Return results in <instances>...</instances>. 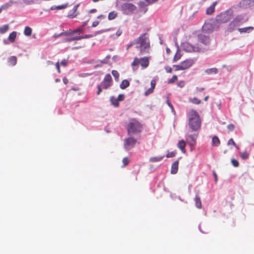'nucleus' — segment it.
<instances>
[{
  "instance_id": "7",
  "label": "nucleus",
  "mask_w": 254,
  "mask_h": 254,
  "mask_svg": "<svg viewBox=\"0 0 254 254\" xmlns=\"http://www.w3.org/2000/svg\"><path fill=\"white\" fill-rule=\"evenodd\" d=\"M149 64V59L148 58L145 57L140 59L134 58L133 61L132 62L131 65V66H134L140 64L142 67L146 68L148 66Z\"/></svg>"
},
{
  "instance_id": "49",
  "label": "nucleus",
  "mask_w": 254,
  "mask_h": 254,
  "mask_svg": "<svg viewBox=\"0 0 254 254\" xmlns=\"http://www.w3.org/2000/svg\"><path fill=\"white\" fill-rule=\"evenodd\" d=\"M102 86H101L100 85H98V86H97V88H98V91L97 92V95H99L100 94V93L102 92Z\"/></svg>"
},
{
  "instance_id": "62",
  "label": "nucleus",
  "mask_w": 254,
  "mask_h": 254,
  "mask_svg": "<svg viewBox=\"0 0 254 254\" xmlns=\"http://www.w3.org/2000/svg\"><path fill=\"white\" fill-rule=\"evenodd\" d=\"M166 52H167V53L168 54H169L170 53V52H171V50H170V49H169V48H166Z\"/></svg>"
},
{
  "instance_id": "19",
  "label": "nucleus",
  "mask_w": 254,
  "mask_h": 254,
  "mask_svg": "<svg viewBox=\"0 0 254 254\" xmlns=\"http://www.w3.org/2000/svg\"><path fill=\"white\" fill-rule=\"evenodd\" d=\"M195 206L198 208H201L202 205L200 197L198 195H196L194 198Z\"/></svg>"
},
{
  "instance_id": "51",
  "label": "nucleus",
  "mask_w": 254,
  "mask_h": 254,
  "mask_svg": "<svg viewBox=\"0 0 254 254\" xmlns=\"http://www.w3.org/2000/svg\"><path fill=\"white\" fill-rule=\"evenodd\" d=\"M93 37V35L92 34L85 35L84 36H82V39L89 38H91Z\"/></svg>"
},
{
  "instance_id": "60",
  "label": "nucleus",
  "mask_w": 254,
  "mask_h": 254,
  "mask_svg": "<svg viewBox=\"0 0 254 254\" xmlns=\"http://www.w3.org/2000/svg\"><path fill=\"white\" fill-rule=\"evenodd\" d=\"M213 176L215 178V182H216L217 180V176L215 172L213 173Z\"/></svg>"
},
{
  "instance_id": "29",
  "label": "nucleus",
  "mask_w": 254,
  "mask_h": 254,
  "mask_svg": "<svg viewBox=\"0 0 254 254\" xmlns=\"http://www.w3.org/2000/svg\"><path fill=\"white\" fill-rule=\"evenodd\" d=\"M181 57H182V55L181 54V52L178 50L177 51L174 57V58H173L174 62H176V61L179 60L181 59Z\"/></svg>"
},
{
  "instance_id": "44",
  "label": "nucleus",
  "mask_w": 254,
  "mask_h": 254,
  "mask_svg": "<svg viewBox=\"0 0 254 254\" xmlns=\"http://www.w3.org/2000/svg\"><path fill=\"white\" fill-rule=\"evenodd\" d=\"M9 6L10 5L8 3H6L4 5H1L0 8H1L2 10H6L8 8Z\"/></svg>"
},
{
  "instance_id": "30",
  "label": "nucleus",
  "mask_w": 254,
  "mask_h": 254,
  "mask_svg": "<svg viewBox=\"0 0 254 254\" xmlns=\"http://www.w3.org/2000/svg\"><path fill=\"white\" fill-rule=\"evenodd\" d=\"M9 27L8 25H4L0 27V33L3 34L5 33L8 29Z\"/></svg>"
},
{
  "instance_id": "28",
  "label": "nucleus",
  "mask_w": 254,
  "mask_h": 254,
  "mask_svg": "<svg viewBox=\"0 0 254 254\" xmlns=\"http://www.w3.org/2000/svg\"><path fill=\"white\" fill-rule=\"evenodd\" d=\"M205 72L208 74H210L212 73L216 74L217 73V69L215 67L207 69L205 70Z\"/></svg>"
},
{
  "instance_id": "52",
  "label": "nucleus",
  "mask_w": 254,
  "mask_h": 254,
  "mask_svg": "<svg viewBox=\"0 0 254 254\" xmlns=\"http://www.w3.org/2000/svg\"><path fill=\"white\" fill-rule=\"evenodd\" d=\"M204 90L203 88H200V87H196L195 89L196 93H198L201 91H202Z\"/></svg>"
},
{
  "instance_id": "6",
  "label": "nucleus",
  "mask_w": 254,
  "mask_h": 254,
  "mask_svg": "<svg viewBox=\"0 0 254 254\" xmlns=\"http://www.w3.org/2000/svg\"><path fill=\"white\" fill-rule=\"evenodd\" d=\"M194 63V61L191 59H188L182 62L179 64L174 65L175 70H185L190 68Z\"/></svg>"
},
{
  "instance_id": "11",
  "label": "nucleus",
  "mask_w": 254,
  "mask_h": 254,
  "mask_svg": "<svg viewBox=\"0 0 254 254\" xmlns=\"http://www.w3.org/2000/svg\"><path fill=\"white\" fill-rule=\"evenodd\" d=\"M198 40L201 43L207 45L209 43V38L208 36H206L202 34L198 35Z\"/></svg>"
},
{
  "instance_id": "1",
  "label": "nucleus",
  "mask_w": 254,
  "mask_h": 254,
  "mask_svg": "<svg viewBox=\"0 0 254 254\" xmlns=\"http://www.w3.org/2000/svg\"><path fill=\"white\" fill-rule=\"evenodd\" d=\"M188 124L192 131H197L201 127V122L198 113L192 109L188 113Z\"/></svg>"
},
{
  "instance_id": "64",
  "label": "nucleus",
  "mask_w": 254,
  "mask_h": 254,
  "mask_svg": "<svg viewBox=\"0 0 254 254\" xmlns=\"http://www.w3.org/2000/svg\"><path fill=\"white\" fill-rule=\"evenodd\" d=\"M208 98H209V96H208V95H207V96H205V97H204V100L205 101H207V100H208Z\"/></svg>"
},
{
  "instance_id": "9",
  "label": "nucleus",
  "mask_w": 254,
  "mask_h": 254,
  "mask_svg": "<svg viewBox=\"0 0 254 254\" xmlns=\"http://www.w3.org/2000/svg\"><path fill=\"white\" fill-rule=\"evenodd\" d=\"M124 146L127 150H129L133 148L137 142V139L131 137H128L125 139Z\"/></svg>"
},
{
  "instance_id": "54",
  "label": "nucleus",
  "mask_w": 254,
  "mask_h": 254,
  "mask_svg": "<svg viewBox=\"0 0 254 254\" xmlns=\"http://www.w3.org/2000/svg\"><path fill=\"white\" fill-rule=\"evenodd\" d=\"M99 22L98 21H94L92 23V27H96L99 24Z\"/></svg>"
},
{
  "instance_id": "42",
  "label": "nucleus",
  "mask_w": 254,
  "mask_h": 254,
  "mask_svg": "<svg viewBox=\"0 0 254 254\" xmlns=\"http://www.w3.org/2000/svg\"><path fill=\"white\" fill-rule=\"evenodd\" d=\"M124 98H125V96H124V94H119L118 97V98H117V99L119 102V101H123L124 100Z\"/></svg>"
},
{
  "instance_id": "47",
  "label": "nucleus",
  "mask_w": 254,
  "mask_h": 254,
  "mask_svg": "<svg viewBox=\"0 0 254 254\" xmlns=\"http://www.w3.org/2000/svg\"><path fill=\"white\" fill-rule=\"evenodd\" d=\"M165 69L168 73H171L172 72V69L170 66H167L165 67Z\"/></svg>"
},
{
  "instance_id": "4",
  "label": "nucleus",
  "mask_w": 254,
  "mask_h": 254,
  "mask_svg": "<svg viewBox=\"0 0 254 254\" xmlns=\"http://www.w3.org/2000/svg\"><path fill=\"white\" fill-rule=\"evenodd\" d=\"M136 6L131 3L125 2L121 6V10L126 15H130L136 10Z\"/></svg>"
},
{
  "instance_id": "24",
  "label": "nucleus",
  "mask_w": 254,
  "mask_h": 254,
  "mask_svg": "<svg viewBox=\"0 0 254 254\" xmlns=\"http://www.w3.org/2000/svg\"><path fill=\"white\" fill-rule=\"evenodd\" d=\"M110 101L113 105L116 107H118L119 106V102L117 98L113 96L110 97Z\"/></svg>"
},
{
  "instance_id": "14",
  "label": "nucleus",
  "mask_w": 254,
  "mask_h": 254,
  "mask_svg": "<svg viewBox=\"0 0 254 254\" xmlns=\"http://www.w3.org/2000/svg\"><path fill=\"white\" fill-rule=\"evenodd\" d=\"M179 161H175L172 165L171 172L173 174H175L178 170Z\"/></svg>"
},
{
  "instance_id": "48",
  "label": "nucleus",
  "mask_w": 254,
  "mask_h": 254,
  "mask_svg": "<svg viewBox=\"0 0 254 254\" xmlns=\"http://www.w3.org/2000/svg\"><path fill=\"white\" fill-rule=\"evenodd\" d=\"M67 61L66 60H63L61 62V64L62 65V66H66L67 65Z\"/></svg>"
},
{
  "instance_id": "31",
  "label": "nucleus",
  "mask_w": 254,
  "mask_h": 254,
  "mask_svg": "<svg viewBox=\"0 0 254 254\" xmlns=\"http://www.w3.org/2000/svg\"><path fill=\"white\" fill-rule=\"evenodd\" d=\"M189 101L194 104H199L201 103V100L197 99L196 97H194L193 98H190Z\"/></svg>"
},
{
  "instance_id": "18",
  "label": "nucleus",
  "mask_w": 254,
  "mask_h": 254,
  "mask_svg": "<svg viewBox=\"0 0 254 254\" xmlns=\"http://www.w3.org/2000/svg\"><path fill=\"white\" fill-rule=\"evenodd\" d=\"M254 27L252 26H249L247 27L244 28H241L238 29V31L240 33H247V32H250V31H252L253 30Z\"/></svg>"
},
{
  "instance_id": "36",
  "label": "nucleus",
  "mask_w": 254,
  "mask_h": 254,
  "mask_svg": "<svg viewBox=\"0 0 254 254\" xmlns=\"http://www.w3.org/2000/svg\"><path fill=\"white\" fill-rule=\"evenodd\" d=\"M122 162L123 163V167H125V166H127L129 163V159L127 157H125L123 158Z\"/></svg>"
},
{
  "instance_id": "25",
  "label": "nucleus",
  "mask_w": 254,
  "mask_h": 254,
  "mask_svg": "<svg viewBox=\"0 0 254 254\" xmlns=\"http://www.w3.org/2000/svg\"><path fill=\"white\" fill-rule=\"evenodd\" d=\"M164 158V156H157L153 157L150 158V161L151 162H157L161 161Z\"/></svg>"
},
{
  "instance_id": "40",
  "label": "nucleus",
  "mask_w": 254,
  "mask_h": 254,
  "mask_svg": "<svg viewBox=\"0 0 254 254\" xmlns=\"http://www.w3.org/2000/svg\"><path fill=\"white\" fill-rule=\"evenodd\" d=\"M241 156L243 159H247L248 158L249 155L246 152H244L241 153Z\"/></svg>"
},
{
  "instance_id": "32",
  "label": "nucleus",
  "mask_w": 254,
  "mask_h": 254,
  "mask_svg": "<svg viewBox=\"0 0 254 254\" xmlns=\"http://www.w3.org/2000/svg\"><path fill=\"white\" fill-rule=\"evenodd\" d=\"M78 6H79L78 4H77V5H75L74 6V7L72 9L73 13L69 15V16L70 17L73 18V17H75L77 15V14L76 13V11L77 9Z\"/></svg>"
},
{
  "instance_id": "43",
  "label": "nucleus",
  "mask_w": 254,
  "mask_h": 254,
  "mask_svg": "<svg viewBox=\"0 0 254 254\" xmlns=\"http://www.w3.org/2000/svg\"><path fill=\"white\" fill-rule=\"evenodd\" d=\"M227 144L228 145L232 144V145H233L234 146H236V143L235 142V141H234V140L232 138H230L228 140V141L227 142Z\"/></svg>"
},
{
  "instance_id": "50",
  "label": "nucleus",
  "mask_w": 254,
  "mask_h": 254,
  "mask_svg": "<svg viewBox=\"0 0 254 254\" xmlns=\"http://www.w3.org/2000/svg\"><path fill=\"white\" fill-rule=\"evenodd\" d=\"M56 68L57 69V71L58 72L60 73H61V69H60V63L59 62H58L56 64Z\"/></svg>"
},
{
  "instance_id": "22",
  "label": "nucleus",
  "mask_w": 254,
  "mask_h": 254,
  "mask_svg": "<svg viewBox=\"0 0 254 254\" xmlns=\"http://www.w3.org/2000/svg\"><path fill=\"white\" fill-rule=\"evenodd\" d=\"M32 30L31 27L29 26H26L24 28V34L25 36H29L32 34Z\"/></svg>"
},
{
  "instance_id": "61",
  "label": "nucleus",
  "mask_w": 254,
  "mask_h": 254,
  "mask_svg": "<svg viewBox=\"0 0 254 254\" xmlns=\"http://www.w3.org/2000/svg\"><path fill=\"white\" fill-rule=\"evenodd\" d=\"M96 11V9L94 8V9H91L89 11V13H94V12H95Z\"/></svg>"
},
{
  "instance_id": "34",
  "label": "nucleus",
  "mask_w": 254,
  "mask_h": 254,
  "mask_svg": "<svg viewBox=\"0 0 254 254\" xmlns=\"http://www.w3.org/2000/svg\"><path fill=\"white\" fill-rule=\"evenodd\" d=\"M231 163L233 165V166H234L235 167H237L239 165V163L238 161L235 159H231Z\"/></svg>"
},
{
  "instance_id": "63",
  "label": "nucleus",
  "mask_w": 254,
  "mask_h": 254,
  "mask_svg": "<svg viewBox=\"0 0 254 254\" xmlns=\"http://www.w3.org/2000/svg\"><path fill=\"white\" fill-rule=\"evenodd\" d=\"M87 23H88V21H84L83 24H82V27H84L87 24Z\"/></svg>"
},
{
  "instance_id": "20",
  "label": "nucleus",
  "mask_w": 254,
  "mask_h": 254,
  "mask_svg": "<svg viewBox=\"0 0 254 254\" xmlns=\"http://www.w3.org/2000/svg\"><path fill=\"white\" fill-rule=\"evenodd\" d=\"M129 85V82L127 80L125 79L122 81L120 84V88L122 89H125L128 87Z\"/></svg>"
},
{
  "instance_id": "8",
  "label": "nucleus",
  "mask_w": 254,
  "mask_h": 254,
  "mask_svg": "<svg viewBox=\"0 0 254 254\" xmlns=\"http://www.w3.org/2000/svg\"><path fill=\"white\" fill-rule=\"evenodd\" d=\"M231 18L232 15L228 12H225L217 15L216 20L218 23H225L228 22Z\"/></svg>"
},
{
  "instance_id": "23",
  "label": "nucleus",
  "mask_w": 254,
  "mask_h": 254,
  "mask_svg": "<svg viewBox=\"0 0 254 254\" xmlns=\"http://www.w3.org/2000/svg\"><path fill=\"white\" fill-rule=\"evenodd\" d=\"M220 143V141L218 137L215 136L212 138V145L217 146Z\"/></svg>"
},
{
  "instance_id": "15",
  "label": "nucleus",
  "mask_w": 254,
  "mask_h": 254,
  "mask_svg": "<svg viewBox=\"0 0 254 254\" xmlns=\"http://www.w3.org/2000/svg\"><path fill=\"white\" fill-rule=\"evenodd\" d=\"M216 4H217V2L214 1L212 3V4L207 9V10L206 11V14L211 15L215 11V7Z\"/></svg>"
},
{
  "instance_id": "13",
  "label": "nucleus",
  "mask_w": 254,
  "mask_h": 254,
  "mask_svg": "<svg viewBox=\"0 0 254 254\" xmlns=\"http://www.w3.org/2000/svg\"><path fill=\"white\" fill-rule=\"evenodd\" d=\"M186 146V143L184 140L179 141L177 144V147L181 150L183 153H185L186 152V150L185 148Z\"/></svg>"
},
{
  "instance_id": "46",
  "label": "nucleus",
  "mask_w": 254,
  "mask_h": 254,
  "mask_svg": "<svg viewBox=\"0 0 254 254\" xmlns=\"http://www.w3.org/2000/svg\"><path fill=\"white\" fill-rule=\"evenodd\" d=\"M151 87L150 88L154 89L156 85V81L155 80H152L150 82Z\"/></svg>"
},
{
  "instance_id": "45",
  "label": "nucleus",
  "mask_w": 254,
  "mask_h": 254,
  "mask_svg": "<svg viewBox=\"0 0 254 254\" xmlns=\"http://www.w3.org/2000/svg\"><path fill=\"white\" fill-rule=\"evenodd\" d=\"M82 29L79 28V29L74 30L73 31H70V34H73V33H82Z\"/></svg>"
},
{
  "instance_id": "33",
  "label": "nucleus",
  "mask_w": 254,
  "mask_h": 254,
  "mask_svg": "<svg viewBox=\"0 0 254 254\" xmlns=\"http://www.w3.org/2000/svg\"><path fill=\"white\" fill-rule=\"evenodd\" d=\"M178 79V77L176 75H174L172 78L168 81L169 84H172L176 82Z\"/></svg>"
},
{
  "instance_id": "59",
  "label": "nucleus",
  "mask_w": 254,
  "mask_h": 254,
  "mask_svg": "<svg viewBox=\"0 0 254 254\" xmlns=\"http://www.w3.org/2000/svg\"><path fill=\"white\" fill-rule=\"evenodd\" d=\"M64 32H62V33H60V34H58V35L56 34V35H54V37H55V38H57V37H60V36H61L63 35H64Z\"/></svg>"
},
{
  "instance_id": "35",
  "label": "nucleus",
  "mask_w": 254,
  "mask_h": 254,
  "mask_svg": "<svg viewBox=\"0 0 254 254\" xmlns=\"http://www.w3.org/2000/svg\"><path fill=\"white\" fill-rule=\"evenodd\" d=\"M112 73L113 75L114 76V77H115V79H118V78L119 77V73L118 72V71L115 70H113L112 71Z\"/></svg>"
},
{
  "instance_id": "5",
  "label": "nucleus",
  "mask_w": 254,
  "mask_h": 254,
  "mask_svg": "<svg viewBox=\"0 0 254 254\" xmlns=\"http://www.w3.org/2000/svg\"><path fill=\"white\" fill-rule=\"evenodd\" d=\"M248 21V19H245L242 15H237L235 18L229 24L228 28L232 31L235 27L242 24Z\"/></svg>"
},
{
  "instance_id": "27",
  "label": "nucleus",
  "mask_w": 254,
  "mask_h": 254,
  "mask_svg": "<svg viewBox=\"0 0 254 254\" xmlns=\"http://www.w3.org/2000/svg\"><path fill=\"white\" fill-rule=\"evenodd\" d=\"M68 5V3H65L62 5L56 6H52L51 7V9L52 10H55V9H62L66 8Z\"/></svg>"
},
{
  "instance_id": "37",
  "label": "nucleus",
  "mask_w": 254,
  "mask_h": 254,
  "mask_svg": "<svg viewBox=\"0 0 254 254\" xmlns=\"http://www.w3.org/2000/svg\"><path fill=\"white\" fill-rule=\"evenodd\" d=\"M154 91V89L151 88H149L148 89H147L145 92H144V95L145 96H148L149 94H151L152 93H153Z\"/></svg>"
},
{
  "instance_id": "57",
  "label": "nucleus",
  "mask_w": 254,
  "mask_h": 254,
  "mask_svg": "<svg viewBox=\"0 0 254 254\" xmlns=\"http://www.w3.org/2000/svg\"><path fill=\"white\" fill-rule=\"evenodd\" d=\"M70 31H65V32H63L64 33V35H71L72 34H70Z\"/></svg>"
},
{
  "instance_id": "26",
  "label": "nucleus",
  "mask_w": 254,
  "mask_h": 254,
  "mask_svg": "<svg viewBox=\"0 0 254 254\" xmlns=\"http://www.w3.org/2000/svg\"><path fill=\"white\" fill-rule=\"evenodd\" d=\"M117 16V12L113 11L110 12L108 14V19L110 20L114 19Z\"/></svg>"
},
{
  "instance_id": "56",
  "label": "nucleus",
  "mask_w": 254,
  "mask_h": 254,
  "mask_svg": "<svg viewBox=\"0 0 254 254\" xmlns=\"http://www.w3.org/2000/svg\"><path fill=\"white\" fill-rule=\"evenodd\" d=\"M63 82L65 84H66L68 83V80L66 77H64L63 78Z\"/></svg>"
},
{
  "instance_id": "12",
  "label": "nucleus",
  "mask_w": 254,
  "mask_h": 254,
  "mask_svg": "<svg viewBox=\"0 0 254 254\" xmlns=\"http://www.w3.org/2000/svg\"><path fill=\"white\" fill-rule=\"evenodd\" d=\"M197 135H188L187 137V140L190 146H194L196 143Z\"/></svg>"
},
{
  "instance_id": "21",
  "label": "nucleus",
  "mask_w": 254,
  "mask_h": 254,
  "mask_svg": "<svg viewBox=\"0 0 254 254\" xmlns=\"http://www.w3.org/2000/svg\"><path fill=\"white\" fill-rule=\"evenodd\" d=\"M16 37V32L15 31H13L12 32L10 33V34L8 36V39L10 42L13 43L14 42Z\"/></svg>"
},
{
  "instance_id": "3",
  "label": "nucleus",
  "mask_w": 254,
  "mask_h": 254,
  "mask_svg": "<svg viewBox=\"0 0 254 254\" xmlns=\"http://www.w3.org/2000/svg\"><path fill=\"white\" fill-rule=\"evenodd\" d=\"M127 134L131 133L138 134L140 133L143 129L142 125L136 119L132 118L129 120L127 125Z\"/></svg>"
},
{
  "instance_id": "17",
  "label": "nucleus",
  "mask_w": 254,
  "mask_h": 254,
  "mask_svg": "<svg viewBox=\"0 0 254 254\" xmlns=\"http://www.w3.org/2000/svg\"><path fill=\"white\" fill-rule=\"evenodd\" d=\"M183 48L185 51L189 52L194 51V47L188 43H184Z\"/></svg>"
},
{
  "instance_id": "53",
  "label": "nucleus",
  "mask_w": 254,
  "mask_h": 254,
  "mask_svg": "<svg viewBox=\"0 0 254 254\" xmlns=\"http://www.w3.org/2000/svg\"><path fill=\"white\" fill-rule=\"evenodd\" d=\"M81 39H82V36H76V37L72 38L73 41H74V40H81Z\"/></svg>"
},
{
  "instance_id": "55",
  "label": "nucleus",
  "mask_w": 254,
  "mask_h": 254,
  "mask_svg": "<svg viewBox=\"0 0 254 254\" xmlns=\"http://www.w3.org/2000/svg\"><path fill=\"white\" fill-rule=\"evenodd\" d=\"M72 41H73L72 38H66V39L64 40V42H71Z\"/></svg>"
},
{
  "instance_id": "39",
  "label": "nucleus",
  "mask_w": 254,
  "mask_h": 254,
  "mask_svg": "<svg viewBox=\"0 0 254 254\" xmlns=\"http://www.w3.org/2000/svg\"><path fill=\"white\" fill-rule=\"evenodd\" d=\"M227 128L230 131H233L235 128L234 125L232 124L228 125L227 126Z\"/></svg>"
},
{
  "instance_id": "58",
  "label": "nucleus",
  "mask_w": 254,
  "mask_h": 254,
  "mask_svg": "<svg viewBox=\"0 0 254 254\" xmlns=\"http://www.w3.org/2000/svg\"><path fill=\"white\" fill-rule=\"evenodd\" d=\"M167 103L168 106L171 108L172 110L174 111V108L173 105L168 101H167Z\"/></svg>"
},
{
  "instance_id": "2",
  "label": "nucleus",
  "mask_w": 254,
  "mask_h": 254,
  "mask_svg": "<svg viewBox=\"0 0 254 254\" xmlns=\"http://www.w3.org/2000/svg\"><path fill=\"white\" fill-rule=\"evenodd\" d=\"M136 48L140 51V55L149 53L150 47V41L147 33L142 34L134 41Z\"/></svg>"
},
{
  "instance_id": "38",
  "label": "nucleus",
  "mask_w": 254,
  "mask_h": 254,
  "mask_svg": "<svg viewBox=\"0 0 254 254\" xmlns=\"http://www.w3.org/2000/svg\"><path fill=\"white\" fill-rule=\"evenodd\" d=\"M176 151H172L167 153V154L166 155V157L167 158L173 157L176 155Z\"/></svg>"
},
{
  "instance_id": "10",
  "label": "nucleus",
  "mask_w": 254,
  "mask_h": 254,
  "mask_svg": "<svg viewBox=\"0 0 254 254\" xmlns=\"http://www.w3.org/2000/svg\"><path fill=\"white\" fill-rule=\"evenodd\" d=\"M100 85L105 89L109 88L112 85V77L111 75L110 74H106L103 80Z\"/></svg>"
},
{
  "instance_id": "41",
  "label": "nucleus",
  "mask_w": 254,
  "mask_h": 254,
  "mask_svg": "<svg viewBox=\"0 0 254 254\" xmlns=\"http://www.w3.org/2000/svg\"><path fill=\"white\" fill-rule=\"evenodd\" d=\"M177 85L179 87L183 88L185 85V82L184 81H180L178 82Z\"/></svg>"
},
{
  "instance_id": "16",
  "label": "nucleus",
  "mask_w": 254,
  "mask_h": 254,
  "mask_svg": "<svg viewBox=\"0 0 254 254\" xmlns=\"http://www.w3.org/2000/svg\"><path fill=\"white\" fill-rule=\"evenodd\" d=\"M7 62L9 65L14 66L17 63V58L15 56H11L8 59Z\"/></svg>"
}]
</instances>
